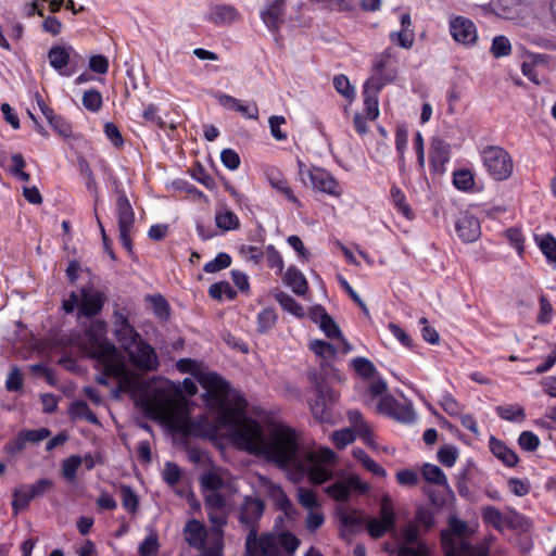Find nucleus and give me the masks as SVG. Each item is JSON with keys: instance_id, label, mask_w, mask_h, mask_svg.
I'll return each instance as SVG.
<instances>
[{"instance_id": "obj_30", "label": "nucleus", "mask_w": 556, "mask_h": 556, "mask_svg": "<svg viewBox=\"0 0 556 556\" xmlns=\"http://www.w3.org/2000/svg\"><path fill=\"white\" fill-rule=\"evenodd\" d=\"M35 498L29 485H21L13 491L12 508L14 515L28 507L29 502Z\"/></svg>"}, {"instance_id": "obj_44", "label": "nucleus", "mask_w": 556, "mask_h": 556, "mask_svg": "<svg viewBox=\"0 0 556 556\" xmlns=\"http://www.w3.org/2000/svg\"><path fill=\"white\" fill-rule=\"evenodd\" d=\"M331 439L337 448H344L355 440L354 430L351 428H343L337 430L331 434Z\"/></svg>"}, {"instance_id": "obj_32", "label": "nucleus", "mask_w": 556, "mask_h": 556, "mask_svg": "<svg viewBox=\"0 0 556 556\" xmlns=\"http://www.w3.org/2000/svg\"><path fill=\"white\" fill-rule=\"evenodd\" d=\"M481 515L485 523L491 525L497 531L504 530L505 516L497 508L493 506H484Z\"/></svg>"}, {"instance_id": "obj_38", "label": "nucleus", "mask_w": 556, "mask_h": 556, "mask_svg": "<svg viewBox=\"0 0 556 556\" xmlns=\"http://www.w3.org/2000/svg\"><path fill=\"white\" fill-rule=\"evenodd\" d=\"M422 476L424 478L431 482L439 485H447V479L444 475V472L441 470L440 467L431 464H426L422 467Z\"/></svg>"}, {"instance_id": "obj_8", "label": "nucleus", "mask_w": 556, "mask_h": 556, "mask_svg": "<svg viewBox=\"0 0 556 556\" xmlns=\"http://www.w3.org/2000/svg\"><path fill=\"white\" fill-rule=\"evenodd\" d=\"M482 161L488 173L497 181L508 179L514 170L510 154L498 146H490L482 151Z\"/></svg>"}, {"instance_id": "obj_2", "label": "nucleus", "mask_w": 556, "mask_h": 556, "mask_svg": "<svg viewBox=\"0 0 556 556\" xmlns=\"http://www.w3.org/2000/svg\"><path fill=\"white\" fill-rule=\"evenodd\" d=\"M105 326L103 321L93 323L86 329L81 345L90 356L105 364V374L112 375L118 380L117 389L112 391V395L118 397L119 393L135 392L139 381L119 361L116 346L105 338Z\"/></svg>"}, {"instance_id": "obj_31", "label": "nucleus", "mask_w": 556, "mask_h": 556, "mask_svg": "<svg viewBox=\"0 0 556 556\" xmlns=\"http://www.w3.org/2000/svg\"><path fill=\"white\" fill-rule=\"evenodd\" d=\"M262 486L265 489L266 493L278 504L282 509H287L291 506L290 501L287 495L282 491L281 486L271 482L270 480L263 479Z\"/></svg>"}, {"instance_id": "obj_13", "label": "nucleus", "mask_w": 556, "mask_h": 556, "mask_svg": "<svg viewBox=\"0 0 556 556\" xmlns=\"http://www.w3.org/2000/svg\"><path fill=\"white\" fill-rule=\"evenodd\" d=\"M395 515L392 502L388 496L382 497L380 505V519L372 518L367 522V530L371 538L379 539L393 528Z\"/></svg>"}, {"instance_id": "obj_6", "label": "nucleus", "mask_w": 556, "mask_h": 556, "mask_svg": "<svg viewBox=\"0 0 556 556\" xmlns=\"http://www.w3.org/2000/svg\"><path fill=\"white\" fill-rule=\"evenodd\" d=\"M374 74L365 83V92L372 89L379 92L380 89L393 81L397 75V55L393 48L389 47L375 58L372 63Z\"/></svg>"}, {"instance_id": "obj_3", "label": "nucleus", "mask_w": 556, "mask_h": 556, "mask_svg": "<svg viewBox=\"0 0 556 556\" xmlns=\"http://www.w3.org/2000/svg\"><path fill=\"white\" fill-rule=\"evenodd\" d=\"M143 406L147 413L173 427L185 429L187 419L179 407L168 380L151 381L146 390Z\"/></svg>"}, {"instance_id": "obj_40", "label": "nucleus", "mask_w": 556, "mask_h": 556, "mask_svg": "<svg viewBox=\"0 0 556 556\" xmlns=\"http://www.w3.org/2000/svg\"><path fill=\"white\" fill-rule=\"evenodd\" d=\"M390 41L394 45L403 48V49H410L415 41V33L414 30H399V31H392L389 36Z\"/></svg>"}, {"instance_id": "obj_4", "label": "nucleus", "mask_w": 556, "mask_h": 556, "mask_svg": "<svg viewBox=\"0 0 556 556\" xmlns=\"http://www.w3.org/2000/svg\"><path fill=\"white\" fill-rule=\"evenodd\" d=\"M450 529L442 532V546L445 556H486L491 539L480 545H471L470 535L473 533L468 525L455 517L450 519Z\"/></svg>"}, {"instance_id": "obj_47", "label": "nucleus", "mask_w": 556, "mask_h": 556, "mask_svg": "<svg viewBox=\"0 0 556 556\" xmlns=\"http://www.w3.org/2000/svg\"><path fill=\"white\" fill-rule=\"evenodd\" d=\"M491 52L495 58L507 56L511 52V45L505 36H496L492 41Z\"/></svg>"}, {"instance_id": "obj_51", "label": "nucleus", "mask_w": 556, "mask_h": 556, "mask_svg": "<svg viewBox=\"0 0 556 556\" xmlns=\"http://www.w3.org/2000/svg\"><path fill=\"white\" fill-rule=\"evenodd\" d=\"M83 104L87 110L91 112L99 111L102 106L101 93L96 89L85 91L83 96Z\"/></svg>"}, {"instance_id": "obj_48", "label": "nucleus", "mask_w": 556, "mask_h": 556, "mask_svg": "<svg viewBox=\"0 0 556 556\" xmlns=\"http://www.w3.org/2000/svg\"><path fill=\"white\" fill-rule=\"evenodd\" d=\"M333 86L336 90L348 100L354 99V88L351 86L350 80L345 75H337L333 78Z\"/></svg>"}, {"instance_id": "obj_43", "label": "nucleus", "mask_w": 556, "mask_h": 556, "mask_svg": "<svg viewBox=\"0 0 556 556\" xmlns=\"http://www.w3.org/2000/svg\"><path fill=\"white\" fill-rule=\"evenodd\" d=\"M391 416L405 424L414 422L417 418V415L410 405L401 404L399 402L396 403Z\"/></svg>"}, {"instance_id": "obj_21", "label": "nucleus", "mask_w": 556, "mask_h": 556, "mask_svg": "<svg viewBox=\"0 0 556 556\" xmlns=\"http://www.w3.org/2000/svg\"><path fill=\"white\" fill-rule=\"evenodd\" d=\"M105 296L93 288L81 290L80 312L84 316L90 317L97 315L104 304Z\"/></svg>"}, {"instance_id": "obj_56", "label": "nucleus", "mask_w": 556, "mask_h": 556, "mask_svg": "<svg viewBox=\"0 0 556 556\" xmlns=\"http://www.w3.org/2000/svg\"><path fill=\"white\" fill-rule=\"evenodd\" d=\"M157 534L151 532L139 546L140 556H154L157 553Z\"/></svg>"}, {"instance_id": "obj_12", "label": "nucleus", "mask_w": 556, "mask_h": 556, "mask_svg": "<svg viewBox=\"0 0 556 556\" xmlns=\"http://www.w3.org/2000/svg\"><path fill=\"white\" fill-rule=\"evenodd\" d=\"M299 173L304 182L306 176L314 189L337 198L341 197L342 192L337 180L327 170L319 167L305 169V166L301 162L299 163Z\"/></svg>"}, {"instance_id": "obj_37", "label": "nucleus", "mask_w": 556, "mask_h": 556, "mask_svg": "<svg viewBox=\"0 0 556 556\" xmlns=\"http://www.w3.org/2000/svg\"><path fill=\"white\" fill-rule=\"evenodd\" d=\"M311 350L324 362L332 359L337 354V349L323 340H315L309 344Z\"/></svg>"}, {"instance_id": "obj_54", "label": "nucleus", "mask_w": 556, "mask_h": 556, "mask_svg": "<svg viewBox=\"0 0 556 556\" xmlns=\"http://www.w3.org/2000/svg\"><path fill=\"white\" fill-rule=\"evenodd\" d=\"M365 93V100H364V105H365V112L368 116V118L370 119H376L379 115V108H378V99H377V93L375 90L372 89H368V93Z\"/></svg>"}, {"instance_id": "obj_16", "label": "nucleus", "mask_w": 556, "mask_h": 556, "mask_svg": "<svg viewBox=\"0 0 556 556\" xmlns=\"http://www.w3.org/2000/svg\"><path fill=\"white\" fill-rule=\"evenodd\" d=\"M113 334L123 349L141 337L124 311H115L113 314Z\"/></svg>"}, {"instance_id": "obj_41", "label": "nucleus", "mask_w": 556, "mask_h": 556, "mask_svg": "<svg viewBox=\"0 0 556 556\" xmlns=\"http://www.w3.org/2000/svg\"><path fill=\"white\" fill-rule=\"evenodd\" d=\"M397 556H429L428 546L422 543L400 544L396 548Z\"/></svg>"}, {"instance_id": "obj_64", "label": "nucleus", "mask_w": 556, "mask_h": 556, "mask_svg": "<svg viewBox=\"0 0 556 556\" xmlns=\"http://www.w3.org/2000/svg\"><path fill=\"white\" fill-rule=\"evenodd\" d=\"M438 458L442 465L452 467L457 459V448L451 445L444 446L439 450Z\"/></svg>"}, {"instance_id": "obj_5", "label": "nucleus", "mask_w": 556, "mask_h": 556, "mask_svg": "<svg viewBox=\"0 0 556 556\" xmlns=\"http://www.w3.org/2000/svg\"><path fill=\"white\" fill-rule=\"evenodd\" d=\"M300 540L290 532L263 533L245 539L244 556H294Z\"/></svg>"}, {"instance_id": "obj_62", "label": "nucleus", "mask_w": 556, "mask_h": 556, "mask_svg": "<svg viewBox=\"0 0 556 556\" xmlns=\"http://www.w3.org/2000/svg\"><path fill=\"white\" fill-rule=\"evenodd\" d=\"M298 501L299 503L307 508L308 510L314 509L318 506L316 494L305 488H299L298 489Z\"/></svg>"}, {"instance_id": "obj_18", "label": "nucleus", "mask_w": 556, "mask_h": 556, "mask_svg": "<svg viewBox=\"0 0 556 556\" xmlns=\"http://www.w3.org/2000/svg\"><path fill=\"white\" fill-rule=\"evenodd\" d=\"M184 535L189 546L200 551L205 547V540L208 536L205 526L197 519L189 520L184 528Z\"/></svg>"}, {"instance_id": "obj_20", "label": "nucleus", "mask_w": 556, "mask_h": 556, "mask_svg": "<svg viewBox=\"0 0 556 556\" xmlns=\"http://www.w3.org/2000/svg\"><path fill=\"white\" fill-rule=\"evenodd\" d=\"M285 2L286 0H274L261 12L262 21L273 31L279 30L285 22Z\"/></svg>"}, {"instance_id": "obj_23", "label": "nucleus", "mask_w": 556, "mask_h": 556, "mask_svg": "<svg viewBox=\"0 0 556 556\" xmlns=\"http://www.w3.org/2000/svg\"><path fill=\"white\" fill-rule=\"evenodd\" d=\"M316 393L317 397L314 402L309 403V407L313 415L316 418L323 420L325 418L327 403H333L337 397L331 390L327 389L325 386H321L317 381Z\"/></svg>"}, {"instance_id": "obj_42", "label": "nucleus", "mask_w": 556, "mask_h": 556, "mask_svg": "<svg viewBox=\"0 0 556 556\" xmlns=\"http://www.w3.org/2000/svg\"><path fill=\"white\" fill-rule=\"evenodd\" d=\"M353 369L362 377V378H370L375 375L376 368L372 362L365 357H355L351 362Z\"/></svg>"}, {"instance_id": "obj_46", "label": "nucleus", "mask_w": 556, "mask_h": 556, "mask_svg": "<svg viewBox=\"0 0 556 556\" xmlns=\"http://www.w3.org/2000/svg\"><path fill=\"white\" fill-rule=\"evenodd\" d=\"M24 379L21 372V369L17 366H12L7 380H5V389L9 392L20 391L23 388Z\"/></svg>"}, {"instance_id": "obj_28", "label": "nucleus", "mask_w": 556, "mask_h": 556, "mask_svg": "<svg viewBox=\"0 0 556 556\" xmlns=\"http://www.w3.org/2000/svg\"><path fill=\"white\" fill-rule=\"evenodd\" d=\"M215 224L223 231L236 230L240 227L239 217L226 206L216 211Z\"/></svg>"}, {"instance_id": "obj_24", "label": "nucleus", "mask_w": 556, "mask_h": 556, "mask_svg": "<svg viewBox=\"0 0 556 556\" xmlns=\"http://www.w3.org/2000/svg\"><path fill=\"white\" fill-rule=\"evenodd\" d=\"M208 519L212 523L210 531L211 541L224 542L223 528L227 525L228 514L226 509L207 510Z\"/></svg>"}, {"instance_id": "obj_61", "label": "nucleus", "mask_w": 556, "mask_h": 556, "mask_svg": "<svg viewBox=\"0 0 556 556\" xmlns=\"http://www.w3.org/2000/svg\"><path fill=\"white\" fill-rule=\"evenodd\" d=\"M230 263L231 258L227 253H219L213 261L205 264L203 269L206 273H215L228 267Z\"/></svg>"}, {"instance_id": "obj_63", "label": "nucleus", "mask_w": 556, "mask_h": 556, "mask_svg": "<svg viewBox=\"0 0 556 556\" xmlns=\"http://www.w3.org/2000/svg\"><path fill=\"white\" fill-rule=\"evenodd\" d=\"M506 238L510 242V244L517 250V252L521 255L525 251V238L518 228H508L505 231Z\"/></svg>"}, {"instance_id": "obj_33", "label": "nucleus", "mask_w": 556, "mask_h": 556, "mask_svg": "<svg viewBox=\"0 0 556 556\" xmlns=\"http://www.w3.org/2000/svg\"><path fill=\"white\" fill-rule=\"evenodd\" d=\"M448 146L441 139H434L431 143L430 159L434 166H442L448 160Z\"/></svg>"}, {"instance_id": "obj_52", "label": "nucleus", "mask_w": 556, "mask_h": 556, "mask_svg": "<svg viewBox=\"0 0 556 556\" xmlns=\"http://www.w3.org/2000/svg\"><path fill=\"white\" fill-rule=\"evenodd\" d=\"M391 195L394 202V205L399 208V211L406 217L412 218L413 213L409 205L406 203V199L402 190L395 186L391 189Z\"/></svg>"}, {"instance_id": "obj_26", "label": "nucleus", "mask_w": 556, "mask_h": 556, "mask_svg": "<svg viewBox=\"0 0 556 556\" xmlns=\"http://www.w3.org/2000/svg\"><path fill=\"white\" fill-rule=\"evenodd\" d=\"M71 47L54 46L48 52L50 65L62 75H68L63 70L68 65L71 58Z\"/></svg>"}, {"instance_id": "obj_36", "label": "nucleus", "mask_w": 556, "mask_h": 556, "mask_svg": "<svg viewBox=\"0 0 556 556\" xmlns=\"http://www.w3.org/2000/svg\"><path fill=\"white\" fill-rule=\"evenodd\" d=\"M70 414L75 418L85 419L92 425H98L99 420L97 416L91 412L89 406L83 401H76L72 403L70 407Z\"/></svg>"}, {"instance_id": "obj_19", "label": "nucleus", "mask_w": 556, "mask_h": 556, "mask_svg": "<svg viewBox=\"0 0 556 556\" xmlns=\"http://www.w3.org/2000/svg\"><path fill=\"white\" fill-rule=\"evenodd\" d=\"M116 215L118 220V229H131L135 223V212L123 190L116 188Z\"/></svg>"}, {"instance_id": "obj_11", "label": "nucleus", "mask_w": 556, "mask_h": 556, "mask_svg": "<svg viewBox=\"0 0 556 556\" xmlns=\"http://www.w3.org/2000/svg\"><path fill=\"white\" fill-rule=\"evenodd\" d=\"M131 363L143 371L156 370L159 358L154 349L140 337L123 349Z\"/></svg>"}, {"instance_id": "obj_25", "label": "nucleus", "mask_w": 556, "mask_h": 556, "mask_svg": "<svg viewBox=\"0 0 556 556\" xmlns=\"http://www.w3.org/2000/svg\"><path fill=\"white\" fill-rule=\"evenodd\" d=\"M268 182L273 189L283 195L287 200L294 203L296 206H301V202L295 197L293 190L289 186L288 180L279 173H269L267 175Z\"/></svg>"}, {"instance_id": "obj_1", "label": "nucleus", "mask_w": 556, "mask_h": 556, "mask_svg": "<svg viewBox=\"0 0 556 556\" xmlns=\"http://www.w3.org/2000/svg\"><path fill=\"white\" fill-rule=\"evenodd\" d=\"M222 424L229 429L233 443L253 455H262L280 468L292 471L294 480L304 475L314 484H321L332 478L327 465L337 460L329 447L301 451L293 429L282 424L262 426L248 417L242 409L225 407L220 414Z\"/></svg>"}, {"instance_id": "obj_10", "label": "nucleus", "mask_w": 556, "mask_h": 556, "mask_svg": "<svg viewBox=\"0 0 556 556\" xmlns=\"http://www.w3.org/2000/svg\"><path fill=\"white\" fill-rule=\"evenodd\" d=\"M200 482L204 490V504L206 509H226V498L222 493L226 488V481L217 472L210 471L201 477Z\"/></svg>"}, {"instance_id": "obj_45", "label": "nucleus", "mask_w": 556, "mask_h": 556, "mask_svg": "<svg viewBox=\"0 0 556 556\" xmlns=\"http://www.w3.org/2000/svg\"><path fill=\"white\" fill-rule=\"evenodd\" d=\"M453 184L459 190H469L475 184L473 175L468 169L456 170L454 173Z\"/></svg>"}, {"instance_id": "obj_15", "label": "nucleus", "mask_w": 556, "mask_h": 556, "mask_svg": "<svg viewBox=\"0 0 556 556\" xmlns=\"http://www.w3.org/2000/svg\"><path fill=\"white\" fill-rule=\"evenodd\" d=\"M368 490V485L363 482L357 476L351 475L345 479L334 482L325 489V492L333 500L338 502L346 501L350 496L351 491H357L358 493H365Z\"/></svg>"}, {"instance_id": "obj_7", "label": "nucleus", "mask_w": 556, "mask_h": 556, "mask_svg": "<svg viewBox=\"0 0 556 556\" xmlns=\"http://www.w3.org/2000/svg\"><path fill=\"white\" fill-rule=\"evenodd\" d=\"M177 368L181 372H190L197 377L200 384L207 391V394L214 396L222 406L220 414L225 407H229L224 403L229 387L218 375L213 372H200L198 364L190 358L179 359L177 362Z\"/></svg>"}, {"instance_id": "obj_34", "label": "nucleus", "mask_w": 556, "mask_h": 556, "mask_svg": "<svg viewBox=\"0 0 556 556\" xmlns=\"http://www.w3.org/2000/svg\"><path fill=\"white\" fill-rule=\"evenodd\" d=\"M275 300L281 305V307L295 315V316H303L304 311L303 307L289 294H287L283 291H276L274 294Z\"/></svg>"}, {"instance_id": "obj_59", "label": "nucleus", "mask_w": 556, "mask_h": 556, "mask_svg": "<svg viewBox=\"0 0 556 556\" xmlns=\"http://www.w3.org/2000/svg\"><path fill=\"white\" fill-rule=\"evenodd\" d=\"M518 443L522 450L533 452L539 447L540 440L532 431H523L518 438Z\"/></svg>"}, {"instance_id": "obj_60", "label": "nucleus", "mask_w": 556, "mask_h": 556, "mask_svg": "<svg viewBox=\"0 0 556 556\" xmlns=\"http://www.w3.org/2000/svg\"><path fill=\"white\" fill-rule=\"evenodd\" d=\"M339 519L344 527L351 530L362 523V516L356 510L341 509Z\"/></svg>"}, {"instance_id": "obj_58", "label": "nucleus", "mask_w": 556, "mask_h": 556, "mask_svg": "<svg viewBox=\"0 0 556 556\" xmlns=\"http://www.w3.org/2000/svg\"><path fill=\"white\" fill-rule=\"evenodd\" d=\"M540 249L549 262L556 263V239L552 235L542 238Z\"/></svg>"}, {"instance_id": "obj_9", "label": "nucleus", "mask_w": 556, "mask_h": 556, "mask_svg": "<svg viewBox=\"0 0 556 556\" xmlns=\"http://www.w3.org/2000/svg\"><path fill=\"white\" fill-rule=\"evenodd\" d=\"M264 502L255 496H244L239 506L238 521L248 532L245 539H253L258 533L260 520L264 514Z\"/></svg>"}, {"instance_id": "obj_14", "label": "nucleus", "mask_w": 556, "mask_h": 556, "mask_svg": "<svg viewBox=\"0 0 556 556\" xmlns=\"http://www.w3.org/2000/svg\"><path fill=\"white\" fill-rule=\"evenodd\" d=\"M205 20L216 26L228 27L241 22L242 15L239 10L227 3H215L208 9Z\"/></svg>"}, {"instance_id": "obj_49", "label": "nucleus", "mask_w": 556, "mask_h": 556, "mask_svg": "<svg viewBox=\"0 0 556 556\" xmlns=\"http://www.w3.org/2000/svg\"><path fill=\"white\" fill-rule=\"evenodd\" d=\"M505 526L513 530L527 531L530 527V523L525 516L516 511H510L505 516Z\"/></svg>"}, {"instance_id": "obj_50", "label": "nucleus", "mask_w": 556, "mask_h": 556, "mask_svg": "<svg viewBox=\"0 0 556 556\" xmlns=\"http://www.w3.org/2000/svg\"><path fill=\"white\" fill-rule=\"evenodd\" d=\"M122 504L125 509L130 513H136L138 509V496L128 485L121 486Z\"/></svg>"}, {"instance_id": "obj_27", "label": "nucleus", "mask_w": 556, "mask_h": 556, "mask_svg": "<svg viewBox=\"0 0 556 556\" xmlns=\"http://www.w3.org/2000/svg\"><path fill=\"white\" fill-rule=\"evenodd\" d=\"M490 448L494 456L502 460L506 466L513 467L517 465L519 460L517 454L502 441L492 437L490 440Z\"/></svg>"}, {"instance_id": "obj_22", "label": "nucleus", "mask_w": 556, "mask_h": 556, "mask_svg": "<svg viewBox=\"0 0 556 556\" xmlns=\"http://www.w3.org/2000/svg\"><path fill=\"white\" fill-rule=\"evenodd\" d=\"M458 237L464 242H475L481 236L480 223L472 215L462 216L455 225Z\"/></svg>"}, {"instance_id": "obj_57", "label": "nucleus", "mask_w": 556, "mask_h": 556, "mask_svg": "<svg viewBox=\"0 0 556 556\" xmlns=\"http://www.w3.org/2000/svg\"><path fill=\"white\" fill-rule=\"evenodd\" d=\"M26 443L37 444L50 437L51 431L48 428L21 431Z\"/></svg>"}, {"instance_id": "obj_55", "label": "nucleus", "mask_w": 556, "mask_h": 556, "mask_svg": "<svg viewBox=\"0 0 556 556\" xmlns=\"http://www.w3.org/2000/svg\"><path fill=\"white\" fill-rule=\"evenodd\" d=\"M48 123L50 124L52 129L61 137L68 138L72 136V125L68 122H66L63 117L53 115L51 119H48Z\"/></svg>"}, {"instance_id": "obj_17", "label": "nucleus", "mask_w": 556, "mask_h": 556, "mask_svg": "<svg viewBox=\"0 0 556 556\" xmlns=\"http://www.w3.org/2000/svg\"><path fill=\"white\" fill-rule=\"evenodd\" d=\"M450 29L454 40L463 45H473L478 38L476 25L464 16L452 18Z\"/></svg>"}, {"instance_id": "obj_29", "label": "nucleus", "mask_w": 556, "mask_h": 556, "mask_svg": "<svg viewBox=\"0 0 556 556\" xmlns=\"http://www.w3.org/2000/svg\"><path fill=\"white\" fill-rule=\"evenodd\" d=\"M286 283L298 295H303L307 292L308 286L303 274L295 267H289L285 275Z\"/></svg>"}, {"instance_id": "obj_35", "label": "nucleus", "mask_w": 556, "mask_h": 556, "mask_svg": "<svg viewBox=\"0 0 556 556\" xmlns=\"http://www.w3.org/2000/svg\"><path fill=\"white\" fill-rule=\"evenodd\" d=\"M83 464V458L78 455H72L61 463V472L64 479L68 482H74L76 480V471Z\"/></svg>"}, {"instance_id": "obj_53", "label": "nucleus", "mask_w": 556, "mask_h": 556, "mask_svg": "<svg viewBox=\"0 0 556 556\" xmlns=\"http://www.w3.org/2000/svg\"><path fill=\"white\" fill-rule=\"evenodd\" d=\"M208 293L213 299L220 300L223 295H227L229 299H233L236 296V291L232 290L231 286L227 281L213 283Z\"/></svg>"}, {"instance_id": "obj_39", "label": "nucleus", "mask_w": 556, "mask_h": 556, "mask_svg": "<svg viewBox=\"0 0 556 556\" xmlns=\"http://www.w3.org/2000/svg\"><path fill=\"white\" fill-rule=\"evenodd\" d=\"M496 413L501 418L508 421L523 420L526 416L525 409L520 405L497 406Z\"/></svg>"}]
</instances>
